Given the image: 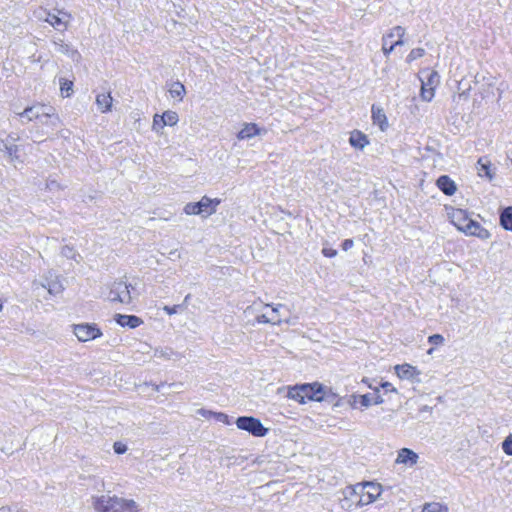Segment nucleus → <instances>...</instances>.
Masks as SVG:
<instances>
[{
	"label": "nucleus",
	"mask_w": 512,
	"mask_h": 512,
	"mask_svg": "<svg viewBox=\"0 0 512 512\" xmlns=\"http://www.w3.org/2000/svg\"><path fill=\"white\" fill-rule=\"evenodd\" d=\"M93 506L96 512H138V505L134 500L117 496L102 495L96 497Z\"/></svg>",
	"instance_id": "obj_1"
},
{
	"label": "nucleus",
	"mask_w": 512,
	"mask_h": 512,
	"mask_svg": "<svg viewBox=\"0 0 512 512\" xmlns=\"http://www.w3.org/2000/svg\"><path fill=\"white\" fill-rule=\"evenodd\" d=\"M287 396L303 404L305 400L322 401L324 399V387L319 383L301 384L291 387Z\"/></svg>",
	"instance_id": "obj_2"
},
{
	"label": "nucleus",
	"mask_w": 512,
	"mask_h": 512,
	"mask_svg": "<svg viewBox=\"0 0 512 512\" xmlns=\"http://www.w3.org/2000/svg\"><path fill=\"white\" fill-rule=\"evenodd\" d=\"M19 116L22 119L26 118L27 121L38 120L40 123H44V119H50L53 126L60 123V118L58 114H56L55 109L44 104H36L27 107L23 112L19 113Z\"/></svg>",
	"instance_id": "obj_3"
},
{
	"label": "nucleus",
	"mask_w": 512,
	"mask_h": 512,
	"mask_svg": "<svg viewBox=\"0 0 512 512\" xmlns=\"http://www.w3.org/2000/svg\"><path fill=\"white\" fill-rule=\"evenodd\" d=\"M220 202V199H211L208 196H203L198 202L187 203L183 210L186 215H200L202 217H208L216 212L217 206Z\"/></svg>",
	"instance_id": "obj_4"
},
{
	"label": "nucleus",
	"mask_w": 512,
	"mask_h": 512,
	"mask_svg": "<svg viewBox=\"0 0 512 512\" xmlns=\"http://www.w3.org/2000/svg\"><path fill=\"white\" fill-rule=\"evenodd\" d=\"M405 29L402 26H395L382 38V51L388 56L396 46L404 45L403 37Z\"/></svg>",
	"instance_id": "obj_5"
},
{
	"label": "nucleus",
	"mask_w": 512,
	"mask_h": 512,
	"mask_svg": "<svg viewBox=\"0 0 512 512\" xmlns=\"http://www.w3.org/2000/svg\"><path fill=\"white\" fill-rule=\"evenodd\" d=\"M239 429L244 430L256 437H264L268 429L263 426L261 421L252 416H241L236 420Z\"/></svg>",
	"instance_id": "obj_6"
},
{
	"label": "nucleus",
	"mask_w": 512,
	"mask_h": 512,
	"mask_svg": "<svg viewBox=\"0 0 512 512\" xmlns=\"http://www.w3.org/2000/svg\"><path fill=\"white\" fill-rule=\"evenodd\" d=\"M129 287L130 285L122 280L115 281L110 288L109 299L113 302L117 301L122 304L131 303L132 297Z\"/></svg>",
	"instance_id": "obj_7"
},
{
	"label": "nucleus",
	"mask_w": 512,
	"mask_h": 512,
	"mask_svg": "<svg viewBox=\"0 0 512 512\" xmlns=\"http://www.w3.org/2000/svg\"><path fill=\"white\" fill-rule=\"evenodd\" d=\"M74 334L81 342L96 339L102 335L96 324H77L74 325Z\"/></svg>",
	"instance_id": "obj_8"
},
{
	"label": "nucleus",
	"mask_w": 512,
	"mask_h": 512,
	"mask_svg": "<svg viewBox=\"0 0 512 512\" xmlns=\"http://www.w3.org/2000/svg\"><path fill=\"white\" fill-rule=\"evenodd\" d=\"M17 140V137L9 135L5 140H2L0 143V150L6 154L9 161L13 163L15 166L17 163H22V160L19 155V146L14 144V142Z\"/></svg>",
	"instance_id": "obj_9"
},
{
	"label": "nucleus",
	"mask_w": 512,
	"mask_h": 512,
	"mask_svg": "<svg viewBox=\"0 0 512 512\" xmlns=\"http://www.w3.org/2000/svg\"><path fill=\"white\" fill-rule=\"evenodd\" d=\"M367 495V501H364V496H360L357 504L360 506L367 505L375 501L381 494V485L372 482H367L361 488Z\"/></svg>",
	"instance_id": "obj_10"
},
{
	"label": "nucleus",
	"mask_w": 512,
	"mask_h": 512,
	"mask_svg": "<svg viewBox=\"0 0 512 512\" xmlns=\"http://www.w3.org/2000/svg\"><path fill=\"white\" fill-rule=\"evenodd\" d=\"M395 372L400 379L419 382L420 371L410 364L396 365Z\"/></svg>",
	"instance_id": "obj_11"
},
{
	"label": "nucleus",
	"mask_w": 512,
	"mask_h": 512,
	"mask_svg": "<svg viewBox=\"0 0 512 512\" xmlns=\"http://www.w3.org/2000/svg\"><path fill=\"white\" fill-rule=\"evenodd\" d=\"M466 235L477 236L481 239H487L490 236V233L487 229L483 228L479 222L471 219L468 221V224L465 226L463 231Z\"/></svg>",
	"instance_id": "obj_12"
},
{
	"label": "nucleus",
	"mask_w": 512,
	"mask_h": 512,
	"mask_svg": "<svg viewBox=\"0 0 512 512\" xmlns=\"http://www.w3.org/2000/svg\"><path fill=\"white\" fill-rule=\"evenodd\" d=\"M451 222L457 227L458 230L464 231L465 226L468 224L469 218L467 211L463 209H454L450 213Z\"/></svg>",
	"instance_id": "obj_13"
},
{
	"label": "nucleus",
	"mask_w": 512,
	"mask_h": 512,
	"mask_svg": "<svg viewBox=\"0 0 512 512\" xmlns=\"http://www.w3.org/2000/svg\"><path fill=\"white\" fill-rule=\"evenodd\" d=\"M418 455L409 448H402L399 450L396 463L404 464L412 467L418 461Z\"/></svg>",
	"instance_id": "obj_14"
},
{
	"label": "nucleus",
	"mask_w": 512,
	"mask_h": 512,
	"mask_svg": "<svg viewBox=\"0 0 512 512\" xmlns=\"http://www.w3.org/2000/svg\"><path fill=\"white\" fill-rule=\"evenodd\" d=\"M437 187L448 196L453 195L456 190V184L455 182L447 175L440 176L436 181Z\"/></svg>",
	"instance_id": "obj_15"
},
{
	"label": "nucleus",
	"mask_w": 512,
	"mask_h": 512,
	"mask_svg": "<svg viewBox=\"0 0 512 512\" xmlns=\"http://www.w3.org/2000/svg\"><path fill=\"white\" fill-rule=\"evenodd\" d=\"M59 14L63 16L60 17L59 15L48 12L45 21L57 30H65L67 28V20H65V17H69V15L61 11H59Z\"/></svg>",
	"instance_id": "obj_16"
},
{
	"label": "nucleus",
	"mask_w": 512,
	"mask_h": 512,
	"mask_svg": "<svg viewBox=\"0 0 512 512\" xmlns=\"http://www.w3.org/2000/svg\"><path fill=\"white\" fill-rule=\"evenodd\" d=\"M115 321L122 327H129V328H136L143 323V321L135 315H122V314H116Z\"/></svg>",
	"instance_id": "obj_17"
},
{
	"label": "nucleus",
	"mask_w": 512,
	"mask_h": 512,
	"mask_svg": "<svg viewBox=\"0 0 512 512\" xmlns=\"http://www.w3.org/2000/svg\"><path fill=\"white\" fill-rule=\"evenodd\" d=\"M349 143L352 147L362 150L369 144V140L364 133L354 130L350 134Z\"/></svg>",
	"instance_id": "obj_18"
},
{
	"label": "nucleus",
	"mask_w": 512,
	"mask_h": 512,
	"mask_svg": "<svg viewBox=\"0 0 512 512\" xmlns=\"http://www.w3.org/2000/svg\"><path fill=\"white\" fill-rule=\"evenodd\" d=\"M261 129L255 123H246L244 127L238 132L237 138L239 140L250 139L261 133Z\"/></svg>",
	"instance_id": "obj_19"
},
{
	"label": "nucleus",
	"mask_w": 512,
	"mask_h": 512,
	"mask_svg": "<svg viewBox=\"0 0 512 512\" xmlns=\"http://www.w3.org/2000/svg\"><path fill=\"white\" fill-rule=\"evenodd\" d=\"M372 118L374 124L379 125L382 131L385 130L387 126V117L381 108H377L375 105L372 106Z\"/></svg>",
	"instance_id": "obj_20"
},
{
	"label": "nucleus",
	"mask_w": 512,
	"mask_h": 512,
	"mask_svg": "<svg viewBox=\"0 0 512 512\" xmlns=\"http://www.w3.org/2000/svg\"><path fill=\"white\" fill-rule=\"evenodd\" d=\"M112 97L110 93L108 94H98L96 97V104L99 110L103 113L111 110L112 106Z\"/></svg>",
	"instance_id": "obj_21"
},
{
	"label": "nucleus",
	"mask_w": 512,
	"mask_h": 512,
	"mask_svg": "<svg viewBox=\"0 0 512 512\" xmlns=\"http://www.w3.org/2000/svg\"><path fill=\"white\" fill-rule=\"evenodd\" d=\"M500 224L504 229L512 231V207L503 209L500 214Z\"/></svg>",
	"instance_id": "obj_22"
},
{
	"label": "nucleus",
	"mask_w": 512,
	"mask_h": 512,
	"mask_svg": "<svg viewBox=\"0 0 512 512\" xmlns=\"http://www.w3.org/2000/svg\"><path fill=\"white\" fill-rule=\"evenodd\" d=\"M478 173L480 176H486L490 180L493 178L490 161H488L486 158H480L478 160Z\"/></svg>",
	"instance_id": "obj_23"
},
{
	"label": "nucleus",
	"mask_w": 512,
	"mask_h": 512,
	"mask_svg": "<svg viewBox=\"0 0 512 512\" xmlns=\"http://www.w3.org/2000/svg\"><path fill=\"white\" fill-rule=\"evenodd\" d=\"M169 93L172 98H178L179 100H182L186 93L185 86L179 81L174 82L169 89Z\"/></svg>",
	"instance_id": "obj_24"
},
{
	"label": "nucleus",
	"mask_w": 512,
	"mask_h": 512,
	"mask_svg": "<svg viewBox=\"0 0 512 512\" xmlns=\"http://www.w3.org/2000/svg\"><path fill=\"white\" fill-rule=\"evenodd\" d=\"M199 413L201 415H203V416L213 415L217 421L222 422V423L227 424V425L230 424L228 415H226V414H224L222 412H211V411H207V410H204V409H200Z\"/></svg>",
	"instance_id": "obj_25"
},
{
	"label": "nucleus",
	"mask_w": 512,
	"mask_h": 512,
	"mask_svg": "<svg viewBox=\"0 0 512 512\" xmlns=\"http://www.w3.org/2000/svg\"><path fill=\"white\" fill-rule=\"evenodd\" d=\"M163 120L165 121V125L174 126L178 123L179 117L178 114L174 111L168 110L162 114Z\"/></svg>",
	"instance_id": "obj_26"
},
{
	"label": "nucleus",
	"mask_w": 512,
	"mask_h": 512,
	"mask_svg": "<svg viewBox=\"0 0 512 512\" xmlns=\"http://www.w3.org/2000/svg\"><path fill=\"white\" fill-rule=\"evenodd\" d=\"M257 321L259 323H270L273 325H279L282 322V319L278 315H266L262 314L257 317Z\"/></svg>",
	"instance_id": "obj_27"
},
{
	"label": "nucleus",
	"mask_w": 512,
	"mask_h": 512,
	"mask_svg": "<svg viewBox=\"0 0 512 512\" xmlns=\"http://www.w3.org/2000/svg\"><path fill=\"white\" fill-rule=\"evenodd\" d=\"M423 512H448V508L440 503H428L424 506Z\"/></svg>",
	"instance_id": "obj_28"
},
{
	"label": "nucleus",
	"mask_w": 512,
	"mask_h": 512,
	"mask_svg": "<svg viewBox=\"0 0 512 512\" xmlns=\"http://www.w3.org/2000/svg\"><path fill=\"white\" fill-rule=\"evenodd\" d=\"M434 97V88L426 87L425 82L422 81L421 98L425 101H431Z\"/></svg>",
	"instance_id": "obj_29"
},
{
	"label": "nucleus",
	"mask_w": 512,
	"mask_h": 512,
	"mask_svg": "<svg viewBox=\"0 0 512 512\" xmlns=\"http://www.w3.org/2000/svg\"><path fill=\"white\" fill-rule=\"evenodd\" d=\"M353 397L355 399V402L358 400V402L363 407H369L370 405L373 404L370 394H363V395H358V396H353Z\"/></svg>",
	"instance_id": "obj_30"
},
{
	"label": "nucleus",
	"mask_w": 512,
	"mask_h": 512,
	"mask_svg": "<svg viewBox=\"0 0 512 512\" xmlns=\"http://www.w3.org/2000/svg\"><path fill=\"white\" fill-rule=\"evenodd\" d=\"M165 126V121L163 120L162 115L156 114L153 119V130L156 132H160Z\"/></svg>",
	"instance_id": "obj_31"
},
{
	"label": "nucleus",
	"mask_w": 512,
	"mask_h": 512,
	"mask_svg": "<svg viewBox=\"0 0 512 512\" xmlns=\"http://www.w3.org/2000/svg\"><path fill=\"white\" fill-rule=\"evenodd\" d=\"M502 449L507 455L512 456V434L502 442Z\"/></svg>",
	"instance_id": "obj_32"
},
{
	"label": "nucleus",
	"mask_w": 512,
	"mask_h": 512,
	"mask_svg": "<svg viewBox=\"0 0 512 512\" xmlns=\"http://www.w3.org/2000/svg\"><path fill=\"white\" fill-rule=\"evenodd\" d=\"M61 254L68 259H76V256H78L76 251L70 246L62 247Z\"/></svg>",
	"instance_id": "obj_33"
},
{
	"label": "nucleus",
	"mask_w": 512,
	"mask_h": 512,
	"mask_svg": "<svg viewBox=\"0 0 512 512\" xmlns=\"http://www.w3.org/2000/svg\"><path fill=\"white\" fill-rule=\"evenodd\" d=\"M73 83L68 80H63L61 82V92L65 94L66 97H69L72 92Z\"/></svg>",
	"instance_id": "obj_34"
},
{
	"label": "nucleus",
	"mask_w": 512,
	"mask_h": 512,
	"mask_svg": "<svg viewBox=\"0 0 512 512\" xmlns=\"http://www.w3.org/2000/svg\"><path fill=\"white\" fill-rule=\"evenodd\" d=\"M424 54H425V50L423 48L412 49L408 55V60L413 61L417 58L422 57Z\"/></svg>",
	"instance_id": "obj_35"
},
{
	"label": "nucleus",
	"mask_w": 512,
	"mask_h": 512,
	"mask_svg": "<svg viewBox=\"0 0 512 512\" xmlns=\"http://www.w3.org/2000/svg\"><path fill=\"white\" fill-rule=\"evenodd\" d=\"M438 74L436 72H432L429 74L427 82H425L426 87H432L434 88L435 85L438 83Z\"/></svg>",
	"instance_id": "obj_36"
},
{
	"label": "nucleus",
	"mask_w": 512,
	"mask_h": 512,
	"mask_svg": "<svg viewBox=\"0 0 512 512\" xmlns=\"http://www.w3.org/2000/svg\"><path fill=\"white\" fill-rule=\"evenodd\" d=\"M428 342L432 345H442L444 343V337L440 334H433L428 337Z\"/></svg>",
	"instance_id": "obj_37"
},
{
	"label": "nucleus",
	"mask_w": 512,
	"mask_h": 512,
	"mask_svg": "<svg viewBox=\"0 0 512 512\" xmlns=\"http://www.w3.org/2000/svg\"><path fill=\"white\" fill-rule=\"evenodd\" d=\"M54 45L57 52L67 54L70 51L69 46L65 44L62 40H60V42L55 41Z\"/></svg>",
	"instance_id": "obj_38"
},
{
	"label": "nucleus",
	"mask_w": 512,
	"mask_h": 512,
	"mask_svg": "<svg viewBox=\"0 0 512 512\" xmlns=\"http://www.w3.org/2000/svg\"><path fill=\"white\" fill-rule=\"evenodd\" d=\"M113 448L116 454H123L127 451V446L122 442H115Z\"/></svg>",
	"instance_id": "obj_39"
},
{
	"label": "nucleus",
	"mask_w": 512,
	"mask_h": 512,
	"mask_svg": "<svg viewBox=\"0 0 512 512\" xmlns=\"http://www.w3.org/2000/svg\"><path fill=\"white\" fill-rule=\"evenodd\" d=\"M180 308V305H174V306H164L163 307V310L168 314V315H172V314H176L178 312Z\"/></svg>",
	"instance_id": "obj_40"
},
{
	"label": "nucleus",
	"mask_w": 512,
	"mask_h": 512,
	"mask_svg": "<svg viewBox=\"0 0 512 512\" xmlns=\"http://www.w3.org/2000/svg\"><path fill=\"white\" fill-rule=\"evenodd\" d=\"M322 253L324 256L332 258L337 255V251L332 248H323Z\"/></svg>",
	"instance_id": "obj_41"
},
{
	"label": "nucleus",
	"mask_w": 512,
	"mask_h": 512,
	"mask_svg": "<svg viewBox=\"0 0 512 512\" xmlns=\"http://www.w3.org/2000/svg\"><path fill=\"white\" fill-rule=\"evenodd\" d=\"M353 245H354V242H353L352 239H346L342 243V249L344 251H348V250H350L353 247Z\"/></svg>",
	"instance_id": "obj_42"
},
{
	"label": "nucleus",
	"mask_w": 512,
	"mask_h": 512,
	"mask_svg": "<svg viewBox=\"0 0 512 512\" xmlns=\"http://www.w3.org/2000/svg\"><path fill=\"white\" fill-rule=\"evenodd\" d=\"M381 386L386 392H397L396 388H394L393 385L389 382H383Z\"/></svg>",
	"instance_id": "obj_43"
},
{
	"label": "nucleus",
	"mask_w": 512,
	"mask_h": 512,
	"mask_svg": "<svg viewBox=\"0 0 512 512\" xmlns=\"http://www.w3.org/2000/svg\"><path fill=\"white\" fill-rule=\"evenodd\" d=\"M48 291L51 294L58 293V292L61 291V286L60 285H56V284L50 285Z\"/></svg>",
	"instance_id": "obj_44"
},
{
	"label": "nucleus",
	"mask_w": 512,
	"mask_h": 512,
	"mask_svg": "<svg viewBox=\"0 0 512 512\" xmlns=\"http://www.w3.org/2000/svg\"><path fill=\"white\" fill-rule=\"evenodd\" d=\"M282 307H283L282 304H278L276 307H273L270 315H278L281 318L279 310Z\"/></svg>",
	"instance_id": "obj_45"
},
{
	"label": "nucleus",
	"mask_w": 512,
	"mask_h": 512,
	"mask_svg": "<svg viewBox=\"0 0 512 512\" xmlns=\"http://www.w3.org/2000/svg\"><path fill=\"white\" fill-rule=\"evenodd\" d=\"M372 401H373V404L378 405V404H382L384 400L380 395L376 394L375 397L372 399Z\"/></svg>",
	"instance_id": "obj_46"
},
{
	"label": "nucleus",
	"mask_w": 512,
	"mask_h": 512,
	"mask_svg": "<svg viewBox=\"0 0 512 512\" xmlns=\"http://www.w3.org/2000/svg\"><path fill=\"white\" fill-rule=\"evenodd\" d=\"M173 354H174V352L172 350L160 351V356L161 357L170 358L171 355H173Z\"/></svg>",
	"instance_id": "obj_47"
},
{
	"label": "nucleus",
	"mask_w": 512,
	"mask_h": 512,
	"mask_svg": "<svg viewBox=\"0 0 512 512\" xmlns=\"http://www.w3.org/2000/svg\"><path fill=\"white\" fill-rule=\"evenodd\" d=\"M47 187H48L49 189H53L54 187H58V183H57L56 181H54V180H51V181H49V182L47 183Z\"/></svg>",
	"instance_id": "obj_48"
},
{
	"label": "nucleus",
	"mask_w": 512,
	"mask_h": 512,
	"mask_svg": "<svg viewBox=\"0 0 512 512\" xmlns=\"http://www.w3.org/2000/svg\"><path fill=\"white\" fill-rule=\"evenodd\" d=\"M43 125H47V126H51L53 129L58 127L59 123L56 125V126H53L51 124V120L50 119H44V123H42Z\"/></svg>",
	"instance_id": "obj_49"
},
{
	"label": "nucleus",
	"mask_w": 512,
	"mask_h": 512,
	"mask_svg": "<svg viewBox=\"0 0 512 512\" xmlns=\"http://www.w3.org/2000/svg\"><path fill=\"white\" fill-rule=\"evenodd\" d=\"M71 52H72V56H74V55H77V56H79V54H78V52H77V51H75V50H72Z\"/></svg>",
	"instance_id": "obj_50"
},
{
	"label": "nucleus",
	"mask_w": 512,
	"mask_h": 512,
	"mask_svg": "<svg viewBox=\"0 0 512 512\" xmlns=\"http://www.w3.org/2000/svg\"><path fill=\"white\" fill-rule=\"evenodd\" d=\"M361 496H364V501H367V495L364 492Z\"/></svg>",
	"instance_id": "obj_51"
},
{
	"label": "nucleus",
	"mask_w": 512,
	"mask_h": 512,
	"mask_svg": "<svg viewBox=\"0 0 512 512\" xmlns=\"http://www.w3.org/2000/svg\"><path fill=\"white\" fill-rule=\"evenodd\" d=\"M428 353H429V354L433 353V348L429 349V350H428Z\"/></svg>",
	"instance_id": "obj_52"
},
{
	"label": "nucleus",
	"mask_w": 512,
	"mask_h": 512,
	"mask_svg": "<svg viewBox=\"0 0 512 512\" xmlns=\"http://www.w3.org/2000/svg\"><path fill=\"white\" fill-rule=\"evenodd\" d=\"M2 308H3V304H2V302L0 301V310H2Z\"/></svg>",
	"instance_id": "obj_53"
}]
</instances>
